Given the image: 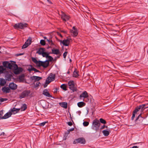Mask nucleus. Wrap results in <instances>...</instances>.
Listing matches in <instances>:
<instances>
[{"label":"nucleus","mask_w":148,"mask_h":148,"mask_svg":"<svg viewBox=\"0 0 148 148\" xmlns=\"http://www.w3.org/2000/svg\"><path fill=\"white\" fill-rule=\"evenodd\" d=\"M100 125V123L99 121L97 119H95L93 121L92 128L93 130L97 131L99 129Z\"/></svg>","instance_id":"1"},{"label":"nucleus","mask_w":148,"mask_h":148,"mask_svg":"<svg viewBox=\"0 0 148 148\" xmlns=\"http://www.w3.org/2000/svg\"><path fill=\"white\" fill-rule=\"evenodd\" d=\"M28 24L25 23H20L16 24L14 26L15 29H24L25 27H27Z\"/></svg>","instance_id":"2"},{"label":"nucleus","mask_w":148,"mask_h":148,"mask_svg":"<svg viewBox=\"0 0 148 148\" xmlns=\"http://www.w3.org/2000/svg\"><path fill=\"white\" fill-rule=\"evenodd\" d=\"M68 85L69 86V88L72 90L73 92L77 91V88L75 87L74 81L73 80H70L68 82Z\"/></svg>","instance_id":"3"},{"label":"nucleus","mask_w":148,"mask_h":148,"mask_svg":"<svg viewBox=\"0 0 148 148\" xmlns=\"http://www.w3.org/2000/svg\"><path fill=\"white\" fill-rule=\"evenodd\" d=\"M141 110V113L136 118L135 120V122H137V121H138V119H140V117H141V115L142 114V112L143 111H142V108L140 105L137 106L135 108L134 110V113H135L136 114L137 113V112Z\"/></svg>","instance_id":"4"},{"label":"nucleus","mask_w":148,"mask_h":148,"mask_svg":"<svg viewBox=\"0 0 148 148\" xmlns=\"http://www.w3.org/2000/svg\"><path fill=\"white\" fill-rule=\"evenodd\" d=\"M55 74H54L52 73H50L46 80V84H48L51 81H53L55 79Z\"/></svg>","instance_id":"5"},{"label":"nucleus","mask_w":148,"mask_h":148,"mask_svg":"<svg viewBox=\"0 0 148 148\" xmlns=\"http://www.w3.org/2000/svg\"><path fill=\"white\" fill-rule=\"evenodd\" d=\"M30 92L31 91L30 90H25L22 92L19 95V98L20 99H21L27 97L30 94Z\"/></svg>","instance_id":"6"},{"label":"nucleus","mask_w":148,"mask_h":148,"mask_svg":"<svg viewBox=\"0 0 148 148\" xmlns=\"http://www.w3.org/2000/svg\"><path fill=\"white\" fill-rule=\"evenodd\" d=\"M86 141L85 139L83 138H79L75 139L73 142L74 144L80 143L84 144L85 143Z\"/></svg>","instance_id":"7"},{"label":"nucleus","mask_w":148,"mask_h":148,"mask_svg":"<svg viewBox=\"0 0 148 148\" xmlns=\"http://www.w3.org/2000/svg\"><path fill=\"white\" fill-rule=\"evenodd\" d=\"M46 60L45 61H40L39 63V65L38 67L42 66L44 68H47L49 65V62Z\"/></svg>","instance_id":"8"},{"label":"nucleus","mask_w":148,"mask_h":148,"mask_svg":"<svg viewBox=\"0 0 148 148\" xmlns=\"http://www.w3.org/2000/svg\"><path fill=\"white\" fill-rule=\"evenodd\" d=\"M148 115V113H144L143 112H142V114L141 115V117H140V119L136 122L137 124L141 123L143 121V119H146Z\"/></svg>","instance_id":"9"},{"label":"nucleus","mask_w":148,"mask_h":148,"mask_svg":"<svg viewBox=\"0 0 148 148\" xmlns=\"http://www.w3.org/2000/svg\"><path fill=\"white\" fill-rule=\"evenodd\" d=\"M61 18L64 21L69 20L70 18L69 16L66 14L62 11H61Z\"/></svg>","instance_id":"10"},{"label":"nucleus","mask_w":148,"mask_h":148,"mask_svg":"<svg viewBox=\"0 0 148 148\" xmlns=\"http://www.w3.org/2000/svg\"><path fill=\"white\" fill-rule=\"evenodd\" d=\"M17 67V65L15 63L9 62L8 64V68L10 69H14V68H16Z\"/></svg>","instance_id":"11"},{"label":"nucleus","mask_w":148,"mask_h":148,"mask_svg":"<svg viewBox=\"0 0 148 148\" xmlns=\"http://www.w3.org/2000/svg\"><path fill=\"white\" fill-rule=\"evenodd\" d=\"M9 87L10 89L15 90L17 88V86L16 84L12 82L9 84Z\"/></svg>","instance_id":"12"},{"label":"nucleus","mask_w":148,"mask_h":148,"mask_svg":"<svg viewBox=\"0 0 148 148\" xmlns=\"http://www.w3.org/2000/svg\"><path fill=\"white\" fill-rule=\"evenodd\" d=\"M14 73L15 74H18L21 72H22L23 71L22 68L19 67L18 68V67L16 68H14Z\"/></svg>","instance_id":"13"},{"label":"nucleus","mask_w":148,"mask_h":148,"mask_svg":"<svg viewBox=\"0 0 148 148\" xmlns=\"http://www.w3.org/2000/svg\"><path fill=\"white\" fill-rule=\"evenodd\" d=\"M60 42L61 43H62L63 45L65 46H68L70 43V41L69 40L67 39L64 40L63 41L61 40Z\"/></svg>","instance_id":"14"},{"label":"nucleus","mask_w":148,"mask_h":148,"mask_svg":"<svg viewBox=\"0 0 148 148\" xmlns=\"http://www.w3.org/2000/svg\"><path fill=\"white\" fill-rule=\"evenodd\" d=\"M73 29L71 30V32L73 34V36L75 37L77 36L78 34L77 30L74 26L73 27Z\"/></svg>","instance_id":"15"},{"label":"nucleus","mask_w":148,"mask_h":148,"mask_svg":"<svg viewBox=\"0 0 148 148\" xmlns=\"http://www.w3.org/2000/svg\"><path fill=\"white\" fill-rule=\"evenodd\" d=\"M30 78L32 80H34V82H36L37 81H39L42 79V78L39 76H33L31 77Z\"/></svg>","instance_id":"16"},{"label":"nucleus","mask_w":148,"mask_h":148,"mask_svg":"<svg viewBox=\"0 0 148 148\" xmlns=\"http://www.w3.org/2000/svg\"><path fill=\"white\" fill-rule=\"evenodd\" d=\"M2 91L3 92L8 93L10 92V89L9 87L4 86L2 89Z\"/></svg>","instance_id":"17"},{"label":"nucleus","mask_w":148,"mask_h":148,"mask_svg":"<svg viewBox=\"0 0 148 148\" xmlns=\"http://www.w3.org/2000/svg\"><path fill=\"white\" fill-rule=\"evenodd\" d=\"M42 94L48 97H52L51 95H50V93L47 90L45 89L43 91Z\"/></svg>","instance_id":"18"},{"label":"nucleus","mask_w":148,"mask_h":148,"mask_svg":"<svg viewBox=\"0 0 148 148\" xmlns=\"http://www.w3.org/2000/svg\"><path fill=\"white\" fill-rule=\"evenodd\" d=\"M60 105L62 107L66 108L67 107V103L65 102H63L59 103Z\"/></svg>","instance_id":"19"},{"label":"nucleus","mask_w":148,"mask_h":148,"mask_svg":"<svg viewBox=\"0 0 148 148\" xmlns=\"http://www.w3.org/2000/svg\"><path fill=\"white\" fill-rule=\"evenodd\" d=\"M45 51V49L44 48H40L39 49L38 51H37V53H38L40 55H42L44 52Z\"/></svg>","instance_id":"20"},{"label":"nucleus","mask_w":148,"mask_h":148,"mask_svg":"<svg viewBox=\"0 0 148 148\" xmlns=\"http://www.w3.org/2000/svg\"><path fill=\"white\" fill-rule=\"evenodd\" d=\"M32 60L36 64L37 66L38 67L39 65V62L40 61L39 60L38 61L35 58H32Z\"/></svg>","instance_id":"21"},{"label":"nucleus","mask_w":148,"mask_h":148,"mask_svg":"<svg viewBox=\"0 0 148 148\" xmlns=\"http://www.w3.org/2000/svg\"><path fill=\"white\" fill-rule=\"evenodd\" d=\"M52 53L58 55L60 53L59 50L58 49H52Z\"/></svg>","instance_id":"22"},{"label":"nucleus","mask_w":148,"mask_h":148,"mask_svg":"<svg viewBox=\"0 0 148 148\" xmlns=\"http://www.w3.org/2000/svg\"><path fill=\"white\" fill-rule=\"evenodd\" d=\"M6 83V81L3 78H0V85L4 86Z\"/></svg>","instance_id":"23"},{"label":"nucleus","mask_w":148,"mask_h":148,"mask_svg":"<svg viewBox=\"0 0 148 148\" xmlns=\"http://www.w3.org/2000/svg\"><path fill=\"white\" fill-rule=\"evenodd\" d=\"M80 97H84V98L88 97V96L87 92L85 91L82 93L80 96Z\"/></svg>","instance_id":"24"},{"label":"nucleus","mask_w":148,"mask_h":148,"mask_svg":"<svg viewBox=\"0 0 148 148\" xmlns=\"http://www.w3.org/2000/svg\"><path fill=\"white\" fill-rule=\"evenodd\" d=\"M79 75L78 72L77 71L76 69H75L73 73V77L77 78Z\"/></svg>","instance_id":"25"},{"label":"nucleus","mask_w":148,"mask_h":148,"mask_svg":"<svg viewBox=\"0 0 148 148\" xmlns=\"http://www.w3.org/2000/svg\"><path fill=\"white\" fill-rule=\"evenodd\" d=\"M86 105V103L83 102H80L77 103V106L79 108H82Z\"/></svg>","instance_id":"26"},{"label":"nucleus","mask_w":148,"mask_h":148,"mask_svg":"<svg viewBox=\"0 0 148 148\" xmlns=\"http://www.w3.org/2000/svg\"><path fill=\"white\" fill-rule=\"evenodd\" d=\"M148 105V103H146L140 105V106H141V107L142 108V111H143V110H144L145 109L148 108V106H147Z\"/></svg>","instance_id":"27"},{"label":"nucleus","mask_w":148,"mask_h":148,"mask_svg":"<svg viewBox=\"0 0 148 148\" xmlns=\"http://www.w3.org/2000/svg\"><path fill=\"white\" fill-rule=\"evenodd\" d=\"M102 133L105 136H108L110 134V131L107 130H103L102 131Z\"/></svg>","instance_id":"28"},{"label":"nucleus","mask_w":148,"mask_h":148,"mask_svg":"<svg viewBox=\"0 0 148 148\" xmlns=\"http://www.w3.org/2000/svg\"><path fill=\"white\" fill-rule=\"evenodd\" d=\"M25 75L24 74H22L19 76L18 79L20 82H23L24 80Z\"/></svg>","instance_id":"29"},{"label":"nucleus","mask_w":148,"mask_h":148,"mask_svg":"<svg viewBox=\"0 0 148 148\" xmlns=\"http://www.w3.org/2000/svg\"><path fill=\"white\" fill-rule=\"evenodd\" d=\"M27 108V105L25 104H23L21 108V111H25Z\"/></svg>","instance_id":"30"},{"label":"nucleus","mask_w":148,"mask_h":148,"mask_svg":"<svg viewBox=\"0 0 148 148\" xmlns=\"http://www.w3.org/2000/svg\"><path fill=\"white\" fill-rule=\"evenodd\" d=\"M47 41L48 42V43L51 46H53V45H54V44L53 42L50 39H47Z\"/></svg>","instance_id":"31"},{"label":"nucleus","mask_w":148,"mask_h":148,"mask_svg":"<svg viewBox=\"0 0 148 148\" xmlns=\"http://www.w3.org/2000/svg\"><path fill=\"white\" fill-rule=\"evenodd\" d=\"M49 54L48 53L44 52L42 55L43 57H45L47 58Z\"/></svg>","instance_id":"32"},{"label":"nucleus","mask_w":148,"mask_h":148,"mask_svg":"<svg viewBox=\"0 0 148 148\" xmlns=\"http://www.w3.org/2000/svg\"><path fill=\"white\" fill-rule=\"evenodd\" d=\"M60 87L64 90H67L66 86V84H62L61 86Z\"/></svg>","instance_id":"33"},{"label":"nucleus","mask_w":148,"mask_h":148,"mask_svg":"<svg viewBox=\"0 0 148 148\" xmlns=\"http://www.w3.org/2000/svg\"><path fill=\"white\" fill-rule=\"evenodd\" d=\"M5 70V69L4 68L3 66H0V73H3L4 71Z\"/></svg>","instance_id":"34"},{"label":"nucleus","mask_w":148,"mask_h":148,"mask_svg":"<svg viewBox=\"0 0 148 148\" xmlns=\"http://www.w3.org/2000/svg\"><path fill=\"white\" fill-rule=\"evenodd\" d=\"M30 45V43H29V44H27L26 43V42H25V44L23 45L22 47V49H24L26 48L27 47H28L29 45Z\"/></svg>","instance_id":"35"},{"label":"nucleus","mask_w":148,"mask_h":148,"mask_svg":"<svg viewBox=\"0 0 148 148\" xmlns=\"http://www.w3.org/2000/svg\"><path fill=\"white\" fill-rule=\"evenodd\" d=\"M32 40V38L31 37H29V38L25 42H26V43L27 44L30 43V45L31 44Z\"/></svg>","instance_id":"36"},{"label":"nucleus","mask_w":148,"mask_h":148,"mask_svg":"<svg viewBox=\"0 0 148 148\" xmlns=\"http://www.w3.org/2000/svg\"><path fill=\"white\" fill-rule=\"evenodd\" d=\"M48 58V60H47L48 62H49V61L51 62L53 60V58L52 57V56H48L47 58Z\"/></svg>","instance_id":"37"},{"label":"nucleus","mask_w":148,"mask_h":148,"mask_svg":"<svg viewBox=\"0 0 148 148\" xmlns=\"http://www.w3.org/2000/svg\"><path fill=\"white\" fill-rule=\"evenodd\" d=\"M100 122L102 123L105 124L106 123V121L104 119L102 118H101L99 119Z\"/></svg>","instance_id":"38"},{"label":"nucleus","mask_w":148,"mask_h":148,"mask_svg":"<svg viewBox=\"0 0 148 148\" xmlns=\"http://www.w3.org/2000/svg\"><path fill=\"white\" fill-rule=\"evenodd\" d=\"M9 63V62L7 61L4 62H3V64L4 66L7 67L8 66V64Z\"/></svg>","instance_id":"39"},{"label":"nucleus","mask_w":148,"mask_h":148,"mask_svg":"<svg viewBox=\"0 0 148 148\" xmlns=\"http://www.w3.org/2000/svg\"><path fill=\"white\" fill-rule=\"evenodd\" d=\"M17 112L16 110V108H13L11 110V112L13 113V114H15L14 113V112Z\"/></svg>","instance_id":"40"},{"label":"nucleus","mask_w":148,"mask_h":148,"mask_svg":"<svg viewBox=\"0 0 148 148\" xmlns=\"http://www.w3.org/2000/svg\"><path fill=\"white\" fill-rule=\"evenodd\" d=\"M47 121H45L43 122L42 123H40L39 125L40 126H43L45 125V124L47 123Z\"/></svg>","instance_id":"41"},{"label":"nucleus","mask_w":148,"mask_h":148,"mask_svg":"<svg viewBox=\"0 0 148 148\" xmlns=\"http://www.w3.org/2000/svg\"><path fill=\"white\" fill-rule=\"evenodd\" d=\"M40 44L42 45H45V40H41L40 41Z\"/></svg>","instance_id":"42"},{"label":"nucleus","mask_w":148,"mask_h":148,"mask_svg":"<svg viewBox=\"0 0 148 148\" xmlns=\"http://www.w3.org/2000/svg\"><path fill=\"white\" fill-rule=\"evenodd\" d=\"M31 68H29L28 69V70L29 72H31L32 71H34V68L31 65H30Z\"/></svg>","instance_id":"43"},{"label":"nucleus","mask_w":148,"mask_h":148,"mask_svg":"<svg viewBox=\"0 0 148 148\" xmlns=\"http://www.w3.org/2000/svg\"><path fill=\"white\" fill-rule=\"evenodd\" d=\"M3 114V110H1L0 111V120L1 119H3L2 117Z\"/></svg>","instance_id":"44"},{"label":"nucleus","mask_w":148,"mask_h":148,"mask_svg":"<svg viewBox=\"0 0 148 148\" xmlns=\"http://www.w3.org/2000/svg\"><path fill=\"white\" fill-rule=\"evenodd\" d=\"M89 124V123L88 121H84L83 123V125L84 126H87Z\"/></svg>","instance_id":"45"},{"label":"nucleus","mask_w":148,"mask_h":148,"mask_svg":"<svg viewBox=\"0 0 148 148\" xmlns=\"http://www.w3.org/2000/svg\"><path fill=\"white\" fill-rule=\"evenodd\" d=\"M8 114V113H7L6 114H5V115L2 117V119H6L8 117V116H7V114Z\"/></svg>","instance_id":"46"},{"label":"nucleus","mask_w":148,"mask_h":148,"mask_svg":"<svg viewBox=\"0 0 148 148\" xmlns=\"http://www.w3.org/2000/svg\"><path fill=\"white\" fill-rule=\"evenodd\" d=\"M7 100L6 98H0V101L2 102Z\"/></svg>","instance_id":"47"},{"label":"nucleus","mask_w":148,"mask_h":148,"mask_svg":"<svg viewBox=\"0 0 148 148\" xmlns=\"http://www.w3.org/2000/svg\"><path fill=\"white\" fill-rule=\"evenodd\" d=\"M136 114L135 113H134V112H133V114H132V116L131 118V119L132 120H133L134 118L135 117V115Z\"/></svg>","instance_id":"48"},{"label":"nucleus","mask_w":148,"mask_h":148,"mask_svg":"<svg viewBox=\"0 0 148 148\" xmlns=\"http://www.w3.org/2000/svg\"><path fill=\"white\" fill-rule=\"evenodd\" d=\"M67 53H68L66 51L63 54V57L64 58H66V56H67Z\"/></svg>","instance_id":"49"},{"label":"nucleus","mask_w":148,"mask_h":148,"mask_svg":"<svg viewBox=\"0 0 148 148\" xmlns=\"http://www.w3.org/2000/svg\"><path fill=\"white\" fill-rule=\"evenodd\" d=\"M69 133V131H68L67 132H66V133H65L64 134V136L65 137H66L68 136Z\"/></svg>","instance_id":"50"},{"label":"nucleus","mask_w":148,"mask_h":148,"mask_svg":"<svg viewBox=\"0 0 148 148\" xmlns=\"http://www.w3.org/2000/svg\"><path fill=\"white\" fill-rule=\"evenodd\" d=\"M40 84V82H37L36 83V84H35V86L36 87H37L39 86V84Z\"/></svg>","instance_id":"51"},{"label":"nucleus","mask_w":148,"mask_h":148,"mask_svg":"<svg viewBox=\"0 0 148 148\" xmlns=\"http://www.w3.org/2000/svg\"><path fill=\"white\" fill-rule=\"evenodd\" d=\"M8 113V114H7V116H8V117H9L11 116L12 113L11 112Z\"/></svg>","instance_id":"52"},{"label":"nucleus","mask_w":148,"mask_h":148,"mask_svg":"<svg viewBox=\"0 0 148 148\" xmlns=\"http://www.w3.org/2000/svg\"><path fill=\"white\" fill-rule=\"evenodd\" d=\"M67 123L68 125L70 126H71L73 125L72 123L71 122H69Z\"/></svg>","instance_id":"53"},{"label":"nucleus","mask_w":148,"mask_h":148,"mask_svg":"<svg viewBox=\"0 0 148 148\" xmlns=\"http://www.w3.org/2000/svg\"><path fill=\"white\" fill-rule=\"evenodd\" d=\"M21 110V108H16V110L17 112H14V114H16V113H17V112H18L19 111V110Z\"/></svg>","instance_id":"54"},{"label":"nucleus","mask_w":148,"mask_h":148,"mask_svg":"<svg viewBox=\"0 0 148 148\" xmlns=\"http://www.w3.org/2000/svg\"><path fill=\"white\" fill-rule=\"evenodd\" d=\"M34 71L35 72H40V71L38 70H37L36 68H34Z\"/></svg>","instance_id":"55"},{"label":"nucleus","mask_w":148,"mask_h":148,"mask_svg":"<svg viewBox=\"0 0 148 148\" xmlns=\"http://www.w3.org/2000/svg\"><path fill=\"white\" fill-rule=\"evenodd\" d=\"M105 127V125H103V126L101 127L100 128L101 130H102L104 129Z\"/></svg>","instance_id":"56"},{"label":"nucleus","mask_w":148,"mask_h":148,"mask_svg":"<svg viewBox=\"0 0 148 148\" xmlns=\"http://www.w3.org/2000/svg\"><path fill=\"white\" fill-rule=\"evenodd\" d=\"M139 147L138 146H133L132 147H131L130 148H139Z\"/></svg>","instance_id":"57"},{"label":"nucleus","mask_w":148,"mask_h":148,"mask_svg":"<svg viewBox=\"0 0 148 148\" xmlns=\"http://www.w3.org/2000/svg\"><path fill=\"white\" fill-rule=\"evenodd\" d=\"M58 90V89L57 88H55L54 91V93H56L57 92Z\"/></svg>","instance_id":"58"},{"label":"nucleus","mask_w":148,"mask_h":148,"mask_svg":"<svg viewBox=\"0 0 148 148\" xmlns=\"http://www.w3.org/2000/svg\"><path fill=\"white\" fill-rule=\"evenodd\" d=\"M74 130V128H71L69 130V132H70V131H73Z\"/></svg>","instance_id":"59"},{"label":"nucleus","mask_w":148,"mask_h":148,"mask_svg":"<svg viewBox=\"0 0 148 148\" xmlns=\"http://www.w3.org/2000/svg\"><path fill=\"white\" fill-rule=\"evenodd\" d=\"M47 2H48V3L50 4H52V3L51 2V1L49 0H47Z\"/></svg>","instance_id":"60"},{"label":"nucleus","mask_w":148,"mask_h":148,"mask_svg":"<svg viewBox=\"0 0 148 148\" xmlns=\"http://www.w3.org/2000/svg\"><path fill=\"white\" fill-rule=\"evenodd\" d=\"M5 135V134L4 132H2L1 134V135H3V136H4V135Z\"/></svg>","instance_id":"61"},{"label":"nucleus","mask_w":148,"mask_h":148,"mask_svg":"<svg viewBox=\"0 0 148 148\" xmlns=\"http://www.w3.org/2000/svg\"><path fill=\"white\" fill-rule=\"evenodd\" d=\"M47 84H46H46H44V88H45V87H47Z\"/></svg>","instance_id":"62"},{"label":"nucleus","mask_w":148,"mask_h":148,"mask_svg":"<svg viewBox=\"0 0 148 148\" xmlns=\"http://www.w3.org/2000/svg\"><path fill=\"white\" fill-rule=\"evenodd\" d=\"M61 32H62L64 33H66V31H64V30H62Z\"/></svg>","instance_id":"63"},{"label":"nucleus","mask_w":148,"mask_h":148,"mask_svg":"<svg viewBox=\"0 0 148 148\" xmlns=\"http://www.w3.org/2000/svg\"><path fill=\"white\" fill-rule=\"evenodd\" d=\"M23 55V54H21V53H19H19H18V54H16V56H19L21 55Z\"/></svg>","instance_id":"64"}]
</instances>
